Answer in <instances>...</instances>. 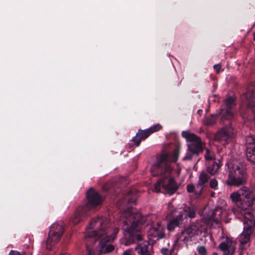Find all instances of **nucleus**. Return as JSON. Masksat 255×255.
Wrapping results in <instances>:
<instances>
[{
	"instance_id": "nucleus-1",
	"label": "nucleus",
	"mask_w": 255,
	"mask_h": 255,
	"mask_svg": "<svg viewBox=\"0 0 255 255\" xmlns=\"http://www.w3.org/2000/svg\"><path fill=\"white\" fill-rule=\"evenodd\" d=\"M179 150L176 148L171 153L161 154L156 163L152 167L151 172L153 176H160L154 184V189L157 192L173 195L179 188L175 179L171 176L172 168L171 162H175L178 158Z\"/></svg>"
},
{
	"instance_id": "nucleus-2",
	"label": "nucleus",
	"mask_w": 255,
	"mask_h": 255,
	"mask_svg": "<svg viewBox=\"0 0 255 255\" xmlns=\"http://www.w3.org/2000/svg\"><path fill=\"white\" fill-rule=\"evenodd\" d=\"M233 202H236L240 209V220L244 224V231L241 234L239 241L240 244L244 245L251 240V235L254 231L252 225L254 215L250 208L255 203V195L253 191L247 187H243L231 194Z\"/></svg>"
},
{
	"instance_id": "nucleus-3",
	"label": "nucleus",
	"mask_w": 255,
	"mask_h": 255,
	"mask_svg": "<svg viewBox=\"0 0 255 255\" xmlns=\"http://www.w3.org/2000/svg\"><path fill=\"white\" fill-rule=\"evenodd\" d=\"M146 219L139 212L126 213L122 226L124 235L121 240L122 244L129 246L142 240L141 230L143 226L147 224Z\"/></svg>"
},
{
	"instance_id": "nucleus-4",
	"label": "nucleus",
	"mask_w": 255,
	"mask_h": 255,
	"mask_svg": "<svg viewBox=\"0 0 255 255\" xmlns=\"http://www.w3.org/2000/svg\"><path fill=\"white\" fill-rule=\"evenodd\" d=\"M235 97L229 96L224 100V107L220 109V123L223 127L215 134V139L220 142L228 144L235 136L231 120L234 118L232 109L236 106Z\"/></svg>"
},
{
	"instance_id": "nucleus-5",
	"label": "nucleus",
	"mask_w": 255,
	"mask_h": 255,
	"mask_svg": "<svg viewBox=\"0 0 255 255\" xmlns=\"http://www.w3.org/2000/svg\"><path fill=\"white\" fill-rule=\"evenodd\" d=\"M108 223L106 217L95 218L91 220L86 230L85 242L87 253L85 255H94L92 245L103 236L107 234V228Z\"/></svg>"
},
{
	"instance_id": "nucleus-6",
	"label": "nucleus",
	"mask_w": 255,
	"mask_h": 255,
	"mask_svg": "<svg viewBox=\"0 0 255 255\" xmlns=\"http://www.w3.org/2000/svg\"><path fill=\"white\" fill-rule=\"evenodd\" d=\"M103 201V197L93 188L86 192V198L84 202L75 210L71 222L75 225L83 221L90 215V211L96 208Z\"/></svg>"
},
{
	"instance_id": "nucleus-7",
	"label": "nucleus",
	"mask_w": 255,
	"mask_h": 255,
	"mask_svg": "<svg viewBox=\"0 0 255 255\" xmlns=\"http://www.w3.org/2000/svg\"><path fill=\"white\" fill-rule=\"evenodd\" d=\"M229 174L227 181L228 185L239 186L247 182V174L244 165L241 162L228 163Z\"/></svg>"
},
{
	"instance_id": "nucleus-8",
	"label": "nucleus",
	"mask_w": 255,
	"mask_h": 255,
	"mask_svg": "<svg viewBox=\"0 0 255 255\" xmlns=\"http://www.w3.org/2000/svg\"><path fill=\"white\" fill-rule=\"evenodd\" d=\"M182 136L189 142L187 144L188 150L183 158V160L188 161L194 158H196L203 150L200 138L196 134L187 131H182Z\"/></svg>"
},
{
	"instance_id": "nucleus-9",
	"label": "nucleus",
	"mask_w": 255,
	"mask_h": 255,
	"mask_svg": "<svg viewBox=\"0 0 255 255\" xmlns=\"http://www.w3.org/2000/svg\"><path fill=\"white\" fill-rule=\"evenodd\" d=\"M197 209L192 205H185L182 211L178 214L168 223L167 228L169 231H173L176 227L184 226L187 222V217L194 218L196 216Z\"/></svg>"
},
{
	"instance_id": "nucleus-10",
	"label": "nucleus",
	"mask_w": 255,
	"mask_h": 255,
	"mask_svg": "<svg viewBox=\"0 0 255 255\" xmlns=\"http://www.w3.org/2000/svg\"><path fill=\"white\" fill-rule=\"evenodd\" d=\"M64 232V229L62 225L53 224L51 226L46 243L47 250L52 249L54 245L59 241Z\"/></svg>"
},
{
	"instance_id": "nucleus-11",
	"label": "nucleus",
	"mask_w": 255,
	"mask_h": 255,
	"mask_svg": "<svg viewBox=\"0 0 255 255\" xmlns=\"http://www.w3.org/2000/svg\"><path fill=\"white\" fill-rule=\"evenodd\" d=\"M196 231L192 227H191L178 233L175 237L173 245L174 249L178 250L181 248L184 244L187 243L190 239L194 236Z\"/></svg>"
},
{
	"instance_id": "nucleus-12",
	"label": "nucleus",
	"mask_w": 255,
	"mask_h": 255,
	"mask_svg": "<svg viewBox=\"0 0 255 255\" xmlns=\"http://www.w3.org/2000/svg\"><path fill=\"white\" fill-rule=\"evenodd\" d=\"M246 154L248 160L255 164V138L252 136L246 138Z\"/></svg>"
},
{
	"instance_id": "nucleus-13",
	"label": "nucleus",
	"mask_w": 255,
	"mask_h": 255,
	"mask_svg": "<svg viewBox=\"0 0 255 255\" xmlns=\"http://www.w3.org/2000/svg\"><path fill=\"white\" fill-rule=\"evenodd\" d=\"M163 231V227L159 223H157L150 229L149 235L153 238H156V240H158L164 237L165 235Z\"/></svg>"
},
{
	"instance_id": "nucleus-14",
	"label": "nucleus",
	"mask_w": 255,
	"mask_h": 255,
	"mask_svg": "<svg viewBox=\"0 0 255 255\" xmlns=\"http://www.w3.org/2000/svg\"><path fill=\"white\" fill-rule=\"evenodd\" d=\"M150 135V133L147 129L144 130L139 129L138 130L135 136L133 137L132 141L134 142L136 146H138L141 140L145 139Z\"/></svg>"
},
{
	"instance_id": "nucleus-15",
	"label": "nucleus",
	"mask_w": 255,
	"mask_h": 255,
	"mask_svg": "<svg viewBox=\"0 0 255 255\" xmlns=\"http://www.w3.org/2000/svg\"><path fill=\"white\" fill-rule=\"evenodd\" d=\"M206 165L207 172L211 175H214L218 172L221 164H220V161L218 159L206 162Z\"/></svg>"
},
{
	"instance_id": "nucleus-16",
	"label": "nucleus",
	"mask_w": 255,
	"mask_h": 255,
	"mask_svg": "<svg viewBox=\"0 0 255 255\" xmlns=\"http://www.w3.org/2000/svg\"><path fill=\"white\" fill-rule=\"evenodd\" d=\"M149 243L148 242L145 241L137 244L134 250L138 255H152L151 252L149 249Z\"/></svg>"
},
{
	"instance_id": "nucleus-17",
	"label": "nucleus",
	"mask_w": 255,
	"mask_h": 255,
	"mask_svg": "<svg viewBox=\"0 0 255 255\" xmlns=\"http://www.w3.org/2000/svg\"><path fill=\"white\" fill-rule=\"evenodd\" d=\"M111 241L112 240H110V237L108 236H105L102 238L99 242L101 251H103L105 249L104 252L106 253L112 252L115 249V247L111 244H108V243Z\"/></svg>"
},
{
	"instance_id": "nucleus-18",
	"label": "nucleus",
	"mask_w": 255,
	"mask_h": 255,
	"mask_svg": "<svg viewBox=\"0 0 255 255\" xmlns=\"http://www.w3.org/2000/svg\"><path fill=\"white\" fill-rule=\"evenodd\" d=\"M138 196V191L134 188L128 191L125 195V199L128 203H134L136 202Z\"/></svg>"
},
{
	"instance_id": "nucleus-19",
	"label": "nucleus",
	"mask_w": 255,
	"mask_h": 255,
	"mask_svg": "<svg viewBox=\"0 0 255 255\" xmlns=\"http://www.w3.org/2000/svg\"><path fill=\"white\" fill-rule=\"evenodd\" d=\"M220 111L216 114L211 115L208 117H207L205 120V124L207 126H213L214 125L217 120V118L218 116L221 117V115H220Z\"/></svg>"
},
{
	"instance_id": "nucleus-20",
	"label": "nucleus",
	"mask_w": 255,
	"mask_h": 255,
	"mask_svg": "<svg viewBox=\"0 0 255 255\" xmlns=\"http://www.w3.org/2000/svg\"><path fill=\"white\" fill-rule=\"evenodd\" d=\"M209 178L210 176L207 173L202 171L199 175L198 185L203 187L206 183L208 182Z\"/></svg>"
},
{
	"instance_id": "nucleus-21",
	"label": "nucleus",
	"mask_w": 255,
	"mask_h": 255,
	"mask_svg": "<svg viewBox=\"0 0 255 255\" xmlns=\"http://www.w3.org/2000/svg\"><path fill=\"white\" fill-rule=\"evenodd\" d=\"M232 243L230 241H225L222 242L219 246V249L224 252H227L231 247Z\"/></svg>"
},
{
	"instance_id": "nucleus-22",
	"label": "nucleus",
	"mask_w": 255,
	"mask_h": 255,
	"mask_svg": "<svg viewBox=\"0 0 255 255\" xmlns=\"http://www.w3.org/2000/svg\"><path fill=\"white\" fill-rule=\"evenodd\" d=\"M161 128L162 126L160 124H157L147 129H148L150 134H151L153 132L159 131Z\"/></svg>"
},
{
	"instance_id": "nucleus-23",
	"label": "nucleus",
	"mask_w": 255,
	"mask_h": 255,
	"mask_svg": "<svg viewBox=\"0 0 255 255\" xmlns=\"http://www.w3.org/2000/svg\"><path fill=\"white\" fill-rule=\"evenodd\" d=\"M205 158L206 160V162H208L210 160H216L213 156L211 155L210 150L209 149H206V150Z\"/></svg>"
},
{
	"instance_id": "nucleus-24",
	"label": "nucleus",
	"mask_w": 255,
	"mask_h": 255,
	"mask_svg": "<svg viewBox=\"0 0 255 255\" xmlns=\"http://www.w3.org/2000/svg\"><path fill=\"white\" fill-rule=\"evenodd\" d=\"M198 253L200 255H207V251L204 246H198L197 248Z\"/></svg>"
},
{
	"instance_id": "nucleus-25",
	"label": "nucleus",
	"mask_w": 255,
	"mask_h": 255,
	"mask_svg": "<svg viewBox=\"0 0 255 255\" xmlns=\"http://www.w3.org/2000/svg\"><path fill=\"white\" fill-rule=\"evenodd\" d=\"M119 229L118 228H115L113 229L112 234L111 236L107 235L106 236H108L110 237V240L113 241L116 238L118 233H119Z\"/></svg>"
},
{
	"instance_id": "nucleus-26",
	"label": "nucleus",
	"mask_w": 255,
	"mask_h": 255,
	"mask_svg": "<svg viewBox=\"0 0 255 255\" xmlns=\"http://www.w3.org/2000/svg\"><path fill=\"white\" fill-rule=\"evenodd\" d=\"M222 214V209L221 208H217L213 211L212 215L214 217H215L216 215L218 216L219 217H221Z\"/></svg>"
},
{
	"instance_id": "nucleus-27",
	"label": "nucleus",
	"mask_w": 255,
	"mask_h": 255,
	"mask_svg": "<svg viewBox=\"0 0 255 255\" xmlns=\"http://www.w3.org/2000/svg\"><path fill=\"white\" fill-rule=\"evenodd\" d=\"M210 186L211 188L216 189V187L218 186V182L215 179H212L210 180Z\"/></svg>"
},
{
	"instance_id": "nucleus-28",
	"label": "nucleus",
	"mask_w": 255,
	"mask_h": 255,
	"mask_svg": "<svg viewBox=\"0 0 255 255\" xmlns=\"http://www.w3.org/2000/svg\"><path fill=\"white\" fill-rule=\"evenodd\" d=\"M221 65L220 64H215L214 65V69L216 71L217 74H219L221 72Z\"/></svg>"
},
{
	"instance_id": "nucleus-29",
	"label": "nucleus",
	"mask_w": 255,
	"mask_h": 255,
	"mask_svg": "<svg viewBox=\"0 0 255 255\" xmlns=\"http://www.w3.org/2000/svg\"><path fill=\"white\" fill-rule=\"evenodd\" d=\"M195 187L192 184H189L187 186V190L189 193H192L194 192Z\"/></svg>"
},
{
	"instance_id": "nucleus-30",
	"label": "nucleus",
	"mask_w": 255,
	"mask_h": 255,
	"mask_svg": "<svg viewBox=\"0 0 255 255\" xmlns=\"http://www.w3.org/2000/svg\"><path fill=\"white\" fill-rule=\"evenodd\" d=\"M9 255H24V254H21L20 252L16 251L11 250L9 252Z\"/></svg>"
},
{
	"instance_id": "nucleus-31",
	"label": "nucleus",
	"mask_w": 255,
	"mask_h": 255,
	"mask_svg": "<svg viewBox=\"0 0 255 255\" xmlns=\"http://www.w3.org/2000/svg\"><path fill=\"white\" fill-rule=\"evenodd\" d=\"M132 249H128L125 251L123 255H132Z\"/></svg>"
},
{
	"instance_id": "nucleus-32",
	"label": "nucleus",
	"mask_w": 255,
	"mask_h": 255,
	"mask_svg": "<svg viewBox=\"0 0 255 255\" xmlns=\"http://www.w3.org/2000/svg\"><path fill=\"white\" fill-rule=\"evenodd\" d=\"M168 252H169V250H168V249H167L166 248H163L161 250V253L163 255H167L168 254Z\"/></svg>"
},
{
	"instance_id": "nucleus-33",
	"label": "nucleus",
	"mask_w": 255,
	"mask_h": 255,
	"mask_svg": "<svg viewBox=\"0 0 255 255\" xmlns=\"http://www.w3.org/2000/svg\"><path fill=\"white\" fill-rule=\"evenodd\" d=\"M235 251V248H230L229 249V250L227 251V252H228L230 255H232L234 253Z\"/></svg>"
},
{
	"instance_id": "nucleus-34",
	"label": "nucleus",
	"mask_w": 255,
	"mask_h": 255,
	"mask_svg": "<svg viewBox=\"0 0 255 255\" xmlns=\"http://www.w3.org/2000/svg\"><path fill=\"white\" fill-rule=\"evenodd\" d=\"M60 255H70V254L68 253H62Z\"/></svg>"
},
{
	"instance_id": "nucleus-35",
	"label": "nucleus",
	"mask_w": 255,
	"mask_h": 255,
	"mask_svg": "<svg viewBox=\"0 0 255 255\" xmlns=\"http://www.w3.org/2000/svg\"><path fill=\"white\" fill-rule=\"evenodd\" d=\"M118 192H115L114 193V194H113V195H112V196H114V195L116 196V195H118Z\"/></svg>"
},
{
	"instance_id": "nucleus-36",
	"label": "nucleus",
	"mask_w": 255,
	"mask_h": 255,
	"mask_svg": "<svg viewBox=\"0 0 255 255\" xmlns=\"http://www.w3.org/2000/svg\"><path fill=\"white\" fill-rule=\"evenodd\" d=\"M223 255H230L228 252H224Z\"/></svg>"
},
{
	"instance_id": "nucleus-37",
	"label": "nucleus",
	"mask_w": 255,
	"mask_h": 255,
	"mask_svg": "<svg viewBox=\"0 0 255 255\" xmlns=\"http://www.w3.org/2000/svg\"><path fill=\"white\" fill-rule=\"evenodd\" d=\"M105 189L107 190V192H112V189L111 190V189H108L107 188V187Z\"/></svg>"
},
{
	"instance_id": "nucleus-38",
	"label": "nucleus",
	"mask_w": 255,
	"mask_h": 255,
	"mask_svg": "<svg viewBox=\"0 0 255 255\" xmlns=\"http://www.w3.org/2000/svg\"><path fill=\"white\" fill-rule=\"evenodd\" d=\"M254 225L255 226V221L254 222Z\"/></svg>"
},
{
	"instance_id": "nucleus-39",
	"label": "nucleus",
	"mask_w": 255,
	"mask_h": 255,
	"mask_svg": "<svg viewBox=\"0 0 255 255\" xmlns=\"http://www.w3.org/2000/svg\"><path fill=\"white\" fill-rule=\"evenodd\" d=\"M254 40H255V37H254Z\"/></svg>"
}]
</instances>
